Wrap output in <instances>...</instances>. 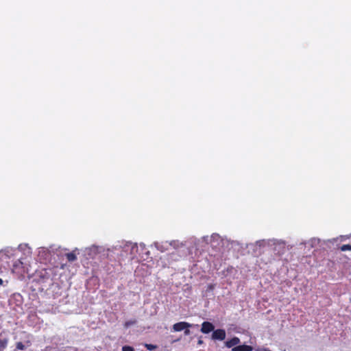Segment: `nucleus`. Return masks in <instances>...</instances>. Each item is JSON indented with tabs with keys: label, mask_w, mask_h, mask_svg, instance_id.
<instances>
[{
	"label": "nucleus",
	"mask_w": 351,
	"mask_h": 351,
	"mask_svg": "<svg viewBox=\"0 0 351 351\" xmlns=\"http://www.w3.org/2000/svg\"><path fill=\"white\" fill-rule=\"evenodd\" d=\"M115 250H120V256L123 258L133 259L138 254V247L136 243L126 242L122 245H117L113 247Z\"/></svg>",
	"instance_id": "nucleus-1"
},
{
	"label": "nucleus",
	"mask_w": 351,
	"mask_h": 351,
	"mask_svg": "<svg viewBox=\"0 0 351 351\" xmlns=\"http://www.w3.org/2000/svg\"><path fill=\"white\" fill-rule=\"evenodd\" d=\"M267 245L274 247L273 250L278 254H283L285 251V242L282 240L269 239L267 240Z\"/></svg>",
	"instance_id": "nucleus-2"
},
{
	"label": "nucleus",
	"mask_w": 351,
	"mask_h": 351,
	"mask_svg": "<svg viewBox=\"0 0 351 351\" xmlns=\"http://www.w3.org/2000/svg\"><path fill=\"white\" fill-rule=\"evenodd\" d=\"M202 239L206 243L210 244V245L215 249H219L222 243V239L218 234H213L210 237L205 236Z\"/></svg>",
	"instance_id": "nucleus-3"
},
{
	"label": "nucleus",
	"mask_w": 351,
	"mask_h": 351,
	"mask_svg": "<svg viewBox=\"0 0 351 351\" xmlns=\"http://www.w3.org/2000/svg\"><path fill=\"white\" fill-rule=\"evenodd\" d=\"M104 250L105 249L104 247L93 245L91 247L86 248L85 252L90 258H93L96 255L104 252Z\"/></svg>",
	"instance_id": "nucleus-4"
},
{
	"label": "nucleus",
	"mask_w": 351,
	"mask_h": 351,
	"mask_svg": "<svg viewBox=\"0 0 351 351\" xmlns=\"http://www.w3.org/2000/svg\"><path fill=\"white\" fill-rule=\"evenodd\" d=\"M198 325H194L192 324H189L186 322H180L178 323H176L173 325L172 329L174 332H180L182 330H184V329H186V328H191L193 326H197Z\"/></svg>",
	"instance_id": "nucleus-5"
},
{
	"label": "nucleus",
	"mask_w": 351,
	"mask_h": 351,
	"mask_svg": "<svg viewBox=\"0 0 351 351\" xmlns=\"http://www.w3.org/2000/svg\"><path fill=\"white\" fill-rule=\"evenodd\" d=\"M226 338V331L223 329H217L213 330L212 334V339L213 340L223 341Z\"/></svg>",
	"instance_id": "nucleus-6"
},
{
	"label": "nucleus",
	"mask_w": 351,
	"mask_h": 351,
	"mask_svg": "<svg viewBox=\"0 0 351 351\" xmlns=\"http://www.w3.org/2000/svg\"><path fill=\"white\" fill-rule=\"evenodd\" d=\"M215 328L214 325L209 322H204L202 324L201 332L204 334H208L213 331Z\"/></svg>",
	"instance_id": "nucleus-7"
},
{
	"label": "nucleus",
	"mask_w": 351,
	"mask_h": 351,
	"mask_svg": "<svg viewBox=\"0 0 351 351\" xmlns=\"http://www.w3.org/2000/svg\"><path fill=\"white\" fill-rule=\"evenodd\" d=\"M169 242H168V241H165V242H161V243L155 242L154 245L157 250H158L159 251H160L162 252H164L168 250L169 246Z\"/></svg>",
	"instance_id": "nucleus-8"
},
{
	"label": "nucleus",
	"mask_w": 351,
	"mask_h": 351,
	"mask_svg": "<svg viewBox=\"0 0 351 351\" xmlns=\"http://www.w3.org/2000/svg\"><path fill=\"white\" fill-rule=\"evenodd\" d=\"M239 343L240 339L238 337H235L226 341L225 345L227 348H232L233 346L238 345Z\"/></svg>",
	"instance_id": "nucleus-9"
},
{
	"label": "nucleus",
	"mask_w": 351,
	"mask_h": 351,
	"mask_svg": "<svg viewBox=\"0 0 351 351\" xmlns=\"http://www.w3.org/2000/svg\"><path fill=\"white\" fill-rule=\"evenodd\" d=\"M253 348L250 346L241 345L234 347L232 351H252Z\"/></svg>",
	"instance_id": "nucleus-10"
},
{
	"label": "nucleus",
	"mask_w": 351,
	"mask_h": 351,
	"mask_svg": "<svg viewBox=\"0 0 351 351\" xmlns=\"http://www.w3.org/2000/svg\"><path fill=\"white\" fill-rule=\"evenodd\" d=\"M319 242H320V240L319 239L313 238L311 240H309L308 242L303 243V244L305 245L308 244L310 245L311 247H316L317 245H318Z\"/></svg>",
	"instance_id": "nucleus-11"
},
{
	"label": "nucleus",
	"mask_w": 351,
	"mask_h": 351,
	"mask_svg": "<svg viewBox=\"0 0 351 351\" xmlns=\"http://www.w3.org/2000/svg\"><path fill=\"white\" fill-rule=\"evenodd\" d=\"M169 245L172 246L175 249H178L183 247L184 244L179 241H171L169 242Z\"/></svg>",
	"instance_id": "nucleus-12"
},
{
	"label": "nucleus",
	"mask_w": 351,
	"mask_h": 351,
	"mask_svg": "<svg viewBox=\"0 0 351 351\" xmlns=\"http://www.w3.org/2000/svg\"><path fill=\"white\" fill-rule=\"evenodd\" d=\"M66 256L69 262H73L77 259L76 255L74 254V252L67 253Z\"/></svg>",
	"instance_id": "nucleus-13"
},
{
	"label": "nucleus",
	"mask_w": 351,
	"mask_h": 351,
	"mask_svg": "<svg viewBox=\"0 0 351 351\" xmlns=\"http://www.w3.org/2000/svg\"><path fill=\"white\" fill-rule=\"evenodd\" d=\"M136 322H137L136 319L129 320V321H127L125 322L124 326H125V328H128L130 327L131 326L136 324Z\"/></svg>",
	"instance_id": "nucleus-14"
},
{
	"label": "nucleus",
	"mask_w": 351,
	"mask_h": 351,
	"mask_svg": "<svg viewBox=\"0 0 351 351\" xmlns=\"http://www.w3.org/2000/svg\"><path fill=\"white\" fill-rule=\"evenodd\" d=\"M144 346L149 351L154 350L157 348V346L149 343H144Z\"/></svg>",
	"instance_id": "nucleus-15"
},
{
	"label": "nucleus",
	"mask_w": 351,
	"mask_h": 351,
	"mask_svg": "<svg viewBox=\"0 0 351 351\" xmlns=\"http://www.w3.org/2000/svg\"><path fill=\"white\" fill-rule=\"evenodd\" d=\"M8 343V340L6 339H0V348L1 350H3Z\"/></svg>",
	"instance_id": "nucleus-16"
},
{
	"label": "nucleus",
	"mask_w": 351,
	"mask_h": 351,
	"mask_svg": "<svg viewBox=\"0 0 351 351\" xmlns=\"http://www.w3.org/2000/svg\"><path fill=\"white\" fill-rule=\"evenodd\" d=\"M341 250L342 252H344V251H346V250H350L351 251V245H343L341 247H340Z\"/></svg>",
	"instance_id": "nucleus-17"
},
{
	"label": "nucleus",
	"mask_w": 351,
	"mask_h": 351,
	"mask_svg": "<svg viewBox=\"0 0 351 351\" xmlns=\"http://www.w3.org/2000/svg\"><path fill=\"white\" fill-rule=\"evenodd\" d=\"M256 245L261 247L267 245V240H260L256 241Z\"/></svg>",
	"instance_id": "nucleus-18"
},
{
	"label": "nucleus",
	"mask_w": 351,
	"mask_h": 351,
	"mask_svg": "<svg viewBox=\"0 0 351 351\" xmlns=\"http://www.w3.org/2000/svg\"><path fill=\"white\" fill-rule=\"evenodd\" d=\"M16 348L19 350H24L25 349V346L22 342H18L16 343Z\"/></svg>",
	"instance_id": "nucleus-19"
},
{
	"label": "nucleus",
	"mask_w": 351,
	"mask_h": 351,
	"mask_svg": "<svg viewBox=\"0 0 351 351\" xmlns=\"http://www.w3.org/2000/svg\"><path fill=\"white\" fill-rule=\"evenodd\" d=\"M122 351H134V349L132 346H124L122 347Z\"/></svg>",
	"instance_id": "nucleus-20"
},
{
	"label": "nucleus",
	"mask_w": 351,
	"mask_h": 351,
	"mask_svg": "<svg viewBox=\"0 0 351 351\" xmlns=\"http://www.w3.org/2000/svg\"><path fill=\"white\" fill-rule=\"evenodd\" d=\"M25 248H27V253H28V254H30V253H31V252H30V249H29V247H27V246L26 245H20L19 246V249H20V250H25Z\"/></svg>",
	"instance_id": "nucleus-21"
},
{
	"label": "nucleus",
	"mask_w": 351,
	"mask_h": 351,
	"mask_svg": "<svg viewBox=\"0 0 351 351\" xmlns=\"http://www.w3.org/2000/svg\"><path fill=\"white\" fill-rule=\"evenodd\" d=\"M19 265H23V262L21 261V260H18L14 264V267H18Z\"/></svg>",
	"instance_id": "nucleus-22"
},
{
	"label": "nucleus",
	"mask_w": 351,
	"mask_h": 351,
	"mask_svg": "<svg viewBox=\"0 0 351 351\" xmlns=\"http://www.w3.org/2000/svg\"><path fill=\"white\" fill-rule=\"evenodd\" d=\"M184 335H190L191 332L189 330V328H186V329H184Z\"/></svg>",
	"instance_id": "nucleus-23"
},
{
	"label": "nucleus",
	"mask_w": 351,
	"mask_h": 351,
	"mask_svg": "<svg viewBox=\"0 0 351 351\" xmlns=\"http://www.w3.org/2000/svg\"><path fill=\"white\" fill-rule=\"evenodd\" d=\"M203 343H204L203 340L201 338H199V340L197 341V344L198 345H202Z\"/></svg>",
	"instance_id": "nucleus-24"
},
{
	"label": "nucleus",
	"mask_w": 351,
	"mask_h": 351,
	"mask_svg": "<svg viewBox=\"0 0 351 351\" xmlns=\"http://www.w3.org/2000/svg\"><path fill=\"white\" fill-rule=\"evenodd\" d=\"M3 285V280L1 278H0V285Z\"/></svg>",
	"instance_id": "nucleus-25"
},
{
	"label": "nucleus",
	"mask_w": 351,
	"mask_h": 351,
	"mask_svg": "<svg viewBox=\"0 0 351 351\" xmlns=\"http://www.w3.org/2000/svg\"><path fill=\"white\" fill-rule=\"evenodd\" d=\"M40 249H41V250H42V251H43V252H45V248H44V247H42V248H40Z\"/></svg>",
	"instance_id": "nucleus-26"
},
{
	"label": "nucleus",
	"mask_w": 351,
	"mask_h": 351,
	"mask_svg": "<svg viewBox=\"0 0 351 351\" xmlns=\"http://www.w3.org/2000/svg\"><path fill=\"white\" fill-rule=\"evenodd\" d=\"M140 246H141V247H144V246H145V245H144L143 244H140Z\"/></svg>",
	"instance_id": "nucleus-27"
}]
</instances>
